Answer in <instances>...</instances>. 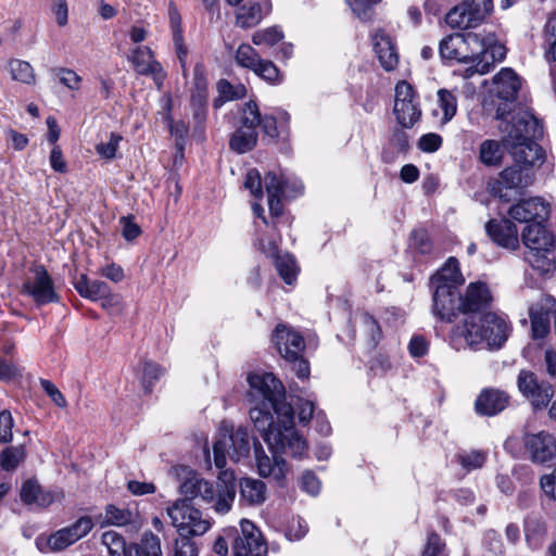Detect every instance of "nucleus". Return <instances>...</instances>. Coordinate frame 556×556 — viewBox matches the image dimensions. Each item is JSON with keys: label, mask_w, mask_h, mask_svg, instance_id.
Listing matches in <instances>:
<instances>
[{"label": "nucleus", "mask_w": 556, "mask_h": 556, "mask_svg": "<svg viewBox=\"0 0 556 556\" xmlns=\"http://www.w3.org/2000/svg\"><path fill=\"white\" fill-rule=\"evenodd\" d=\"M128 556H163L159 535L146 531L140 541L131 547Z\"/></svg>", "instance_id": "34"}, {"label": "nucleus", "mask_w": 556, "mask_h": 556, "mask_svg": "<svg viewBox=\"0 0 556 556\" xmlns=\"http://www.w3.org/2000/svg\"><path fill=\"white\" fill-rule=\"evenodd\" d=\"M217 89L220 97H223L227 101L240 98L244 96L245 92V89L242 85L236 88L226 79H220L218 81Z\"/></svg>", "instance_id": "62"}, {"label": "nucleus", "mask_w": 556, "mask_h": 556, "mask_svg": "<svg viewBox=\"0 0 556 556\" xmlns=\"http://www.w3.org/2000/svg\"><path fill=\"white\" fill-rule=\"evenodd\" d=\"M374 52L386 72L394 71L399 65V53L391 36L384 29H377L371 34Z\"/></svg>", "instance_id": "19"}, {"label": "nucleus", "mask_w": 556, "mask_h": 556, "mask_svg": "<svg viewBox=\"0 0 556 556\" xmlns=\"http://www.w3.org/2000/svg\"><path fill=\"white\" fill-rule=\"evenodd\" d=\"M509 327L497 314H469L452 327L448 343L456 351L497 350L506 342Z\"/></svg>", "instance_id": "2"}, {"label": "nucleus", "mask_w": 556, "mask_h": 556, "mask_svg": "<svg viewBox=\"0 0 556 556\" xmlns=\"http://www.w3.org/2000/svg\"><path fill=\"white\" fill-rule=\"evenodd\" d=\"M121 140H122V136H119L115 132H112L110 136V140L105 143H99L96 147V150H97L98 154H100L102 157L111 160V159L115 157V154H116V151H117Z\"/></svg>", "instance_id": "59"}, {"label": "nucleus", "mask_w": 556, "mask_h": 556, "mask_svg": "<svg viewBox=\"0 0 556 556\" xmlns=\"http://www.w3.org/2000/svg\"><path fill=\"white\" fill-rule=\"evenodd\" d=\"M554 247H549L547 251L530 250L526 251L525 260L540 274H547L555 269V261L553 254Z\"/></svg>", "instance_id": "33"}, {"label": "nucleus", "mask_w": 556, "mask_h": 556, "mask_svg": "<svg viewBox=\"0 0 556 556\" xmlns=\"http://www.w3.org/2000/svg\"><path fill=\"white\" fill-rule=\"evenodd\" d=\"M170 556H199V547L190 536H178Z\"/></svg>", "instance_id": "52"}, {"label": "nucleus", "mask_w": 556, "mask_h": 556, "mask_svg": "<svg viewBox=\"0 0 556 556\" xmlns=\"http://www.w3.org/2000/svg\"><path fill=\"white\" fill-rule=\"evenodd\" d=\"M509 404V395L502 390L488 388L478 395L475 408L479 415L495 416L503 412Z\"/></svg>", "instance_id": "25"}, {"label": "nucleus", "mask_w": 556, "mask_h": 556, "mask_svg": "<svg viewBox=\"0 0 556 556\" xmlns=\"http://www.w3.org/2000/svg\"><path fill=\"white\" fill-rule=\"evenodd\" d=\"M556 313V301L552 296H542L529 307L531 333L533 339L545 338L551 329V318Z\"/></svg>", "instance_id": "16"}, {"label": "nucleus", "mask_w": 556, "mask_h": 556, "mask_svg": "<svg viewBox=\"0 0 556 556\" xmlns=\"http://www.w3.org/2000/svg\"><path fill=\"white\" fill-rule=\"evenodd\" d=\"M275 267L279 276L288 285H292L296 280L299 268L295 260L289 253L276 255Z\"/></svg>", "instance_id": "43"}, {"label": "nucleus", "mask_w": 556, "mask_h": 556, "mask_svg": "<svg viewBox=\"0 0 556 556\" xmlns=\"http://www.w3.org/2000/svg\"><path fill=\"white\" fill-rule=\"evenodd\" d=\"M22 293L31 298L38 306L60 301L54 282L43 265H34L28 269Z\"/></svg>", "instance_id": "7"}, {"label": "nucleus", "mask_w": 556, "mask_h": 556, "mask_svg": "<svg viewBox=\"0 0 556 556\" xmlns=\"http://www.w3.org/2000/svg\"><path fill=\"white\" fill-rule=\"evenodd\" d=\"M458 463L467 470L481 468L485 462V455L478 451H472L457 456Z\"/></svg>", "instance_id": "56"}, {"label": "nucleus", "mask_w": 556, "mask_h": 556, "mask_svg": "<svg viewBox=\"0 0 556 556\" xmlns=\"http://www.w3.org/2000/svg\"><path fill=\"white\" fill-rule=\"evenodd\" d=\"M485 230L498 247L510 251L519 248L518 229L509 219H492L485 225Z\"/></svg>", "instance_id": "21"}, {"label": "nucleus", "mask_w": 556, "mask_h": 556, "mask_svg": "<svg viewBox=\"0 0 556 556\" xmlns=\"http://www.w3.org/2000/svg\"><path fill=\"white\" fill-rule=\"evenodd\" d=\"M479 35L481 41L480 54L482 59L475 65V72L483 75L491 71L493 63L501 62L506 56V48L497 42L494 34H488L483 37Z\"/></svg>", "instance_id": "22"}, {"label": "nucleus", "mask_w": 556, "mask_h": 556, "mask_svg": "<svg viewBox=\"0 0 556 556\" xmlns=\"http://www.w3.org/2000/svg\"><path fill=\"white\" fill-rule=\"evenodd\" d=\"M129 61L139 75L152 76L156 81L162 80L165 76L161 63L155 60L152 50L147 46L135 48Z\"/></svg>", "instance_id": "23"}, {"label": "nucleus", "mask_w": 556, "mask_h": 556, "mask_svg": "<svg viewBox=\"0 0 556 556\" xmlns=\"http://www.w3.org/2000/svg\"><path fill=\"white\" fill-rule=\"evenodd\" d=\"M190 105L195 128L203 132L207 113V97L191 94Z\"/></svg>", "instance_id": "46"}, {"label": "nucleus", "mask_w": 556, "mask_h": 556, "mask_svg": "<svg viewBox=\"0 0 556 556\" xmlns=\"http://www.w3.org/2000/svg\"><path fill=\"white\" fill-rule=\"evenodd\" d=\"M141 383L146 392H150L154 382L163 375V369L155 363L144 361L140 364Z\"/></svg>", "instance_id": "48"}, {"label": "nucleus", "mask_w": 556, "mask_h": 556, "mask_svg": "<svg viewBox=\"0 0 556 556\" xmlns=\"http://www.w3.org/2000/svg\"><path fill=\"white\" fill-rule=\"evenodd\" d=\"M253 446L258 475L262 478H271L279 484H282L288 472L286 460L279 454L274 453H271L273 456L269 457L265 453L262 444L256 440L253 442Z\"/></svg>", "instance_id": "18"}, {"label": "nucleus", "mask_w": 556, "mask_h": 556, "mask_svg": "<svg viewBox=\"0 0 556 556\" xmlns=\"http://www.w3.org/2000/svg\"><path fill=\"white\" fill-rule=\"evenodd\" d=\"M14 426L13 416L10 410L0 412V442L10 443L13 439L12 428Z\"/></svg>", "instance_id": "57"}, {"label": "nucleus", "mask_w": 556, "mask_h": 556, "mask_svg": "<svg viewBox=\"0 0 556 556\" xmlns=\"http://www.w3.org/2000/svg\"><path fill=\"white\" fill-rule=\"evenodd\" d=\"M134 521V514L127 508H121L113 504L105 506L104 516L99 521L101 528L106 526L124 527Z\"/></svg>", "instance_id": "37"}, {"label": "nucleus", "mask_w": 556, "mask_h": 556, "mask_svg": "<svg viewBox=\"0 0 556 556\" xmlns=\"http://www.w3.org/2000/svg\"><path fill=\"white\" fill-rule=\"evenodd\" d=\"M532 181L533 176L528 168H522L515 163L498 174V177L491 185V192L508 202L510 201V191L521 190L530 186Z\"/></svg>", "instance_id": "11"}, {"label": "nucleus", "mask_w": 556, "mask_h": 556, "mask_svg": "<svg viewBox=\"0 0 556 556\" xmlns=\"http://www.w3.org/2000/svg\"><path fill=\"white\" fill-rule=\"evenodd\" d=\"M40 386L58 407H66L67 402L64 395L53 382L47 379H40Z\"/></svg>", "instance_id": "63"}, {"label": "nucleus", "mask_w": 556, "mask_h": 556, "mask_svg": "<svg viewBox=\"0 0 556 556\" xmlns=\"http://www.w3.org/2000/svg\"><path fill=\"white\" fill-rule=\"evenodd\" d=\"M283 38L282 31L278 27H268L257 30L252 36V42L255 46L273 47Z\"/></svg>", "instance_id": "49"}, {"label": "nucleus", "mask_w": 556, "mask_h": 556, "mask_svg": "<svg viewBox=\"0 0 556 556\" xmlns=\"http://www.w3.org/2000/svg\"><path fill=\"white\" fill-rule=\"evenodd\" d=\"M248 381L254 402L250 417L270 452L303 457L307 444L293 427L294 412L286 401L282 383L270 372L249 375Z\"/></svg>", "instance_id": "1"}, {"label": "nucleus", "mask_w": 556, "mask_h": 556, "mask_svg": "<svg viewBox=\"0 0 556 556\" xmlns=\"http://www.w3.org/2000/svg\"><path fill=\"white\" fill-rule=\"evenodd\" d=\"M523 447L529 459L534 464H544L556 456V440L547 431L525 433Z\"/></svg>", "instance_id": "14"}, {"label": "nucleus", "mask_w": 556, "mask_h": 556, "mask_svg": "<svg viewBox=\"0 0 556 556\" xmlns=\"http://www.w3.org/2000/svg\"><path fill=\"white\" fill-rule=\"evenodd\" d=\"M94 523L90 516L78 518L73 525L65 527L74 543L85 538L93 528Z\"/></svg>", "instance_id": "51"}, {"label": "nucleus", "mask_w": 556, "mask_h": 556, "mask_svg": "<svg viewBox=\"0 0 556 556\" xmlns=\"http://www.w3.org/2000/svg\"><path fill=\"white\" fill-rule=\"evenodd\" d=\"M101 541L108 547L110 556H128L131 547L136 544L127 546L124 536L114 530L105 531Z\"/></svg>", "instance_id": "40"}, {"label": "nucleus", "mask_w": 556, "mask_h": 556, "mask_svg": "<svg viewBox=\"0 0 556 556\" xmlns=\"http://www.w3.org/2000/svg\"><path fill=\"white\" fill-rule=\"evenodd\" d=\"M244 187L250 190L251 194L257 199L262 198V178L256 169L248 170L244 179Z\"/></svg>", "instance_id": "61"}, {"label": "nucleus", "mask_w": 556, "mask_h": 556, "mask_svg": "<svg viewBox=\"0 0 556 556\" xmlns=\"http://www.w3.org/2000/svg\"><path fill=\"white\" fill-rule=\"evenodd\" d=\"M181 470L186 473V478L179 485V492L185 502L201 498L204 503L212 504L218 514H227L231 509L237 491L233 472H220L217 484L214 486L188 467H181Z\"/></svg>", "instance_id": "4"}, {"label": "nucleus", "mask_w": 556, "mask_h": 556, "mask_svg": "<svg viewBox=\"0 0 556 556\" xmlns=\"http://www.w3.org/2000/svg\"><path fill=\"white\" fill-rule=\"evenodd\" d=\"M73 544L74 541L72 540L65 527L53 532L47 539V545L52 552H61Z\"/></svg>", "instance_id": "53"}, {"label": "nucleus", "mask_w": 556, "mask_h": 556, "mask_svg": "<svg viewBox=\"0 0 556 556\" xmlns=\"http://www.w3.org/2000/svg\"><path fill=\"white\" fill-rule=\"evenodd\" d=\"M465 282L460 273L457 258L450 257L445 264L431 277V287L445 286L451 289H457Z\"/></svg>", "instance_id": "27"}, {"label": "nucleus", "mask_w": 556, "mask_h": 556, "mask_svg": "<svg viewBox=\"0 0 556 556\" xmlns=\"http://www.w3.org/2000/svg\"><path fill=\"white\" fill-rule=\"evenodd\" d=\"M421 556H446L445 543L437 532L428 533Z\"/></svg>", "instance_id": "54"}, {"label": "nucleus", "mask_w": 556, "mask_h": 556, "mask_svg": "<svg viewBox=\"0 0 556 556\" xmlns=\"http://www.w3.org/2000/svg\"><path fill=\"white\" fill-rule=\"evenodd\" d=\"M279 354L291 364L292 370L301 379L309 376V364L304 358L305 341L301 333L285 324L276 326L273 337Z\"/></svg>", "instance_id": "6"}, {"label": "nucleus", "mask_w": 556, "mask_h": 556, "mask_svg": "<svg viewBox=\"0 0 556 556\" xmlns=\"http://www.w3.org/2000/svg\"><path fill=\"white\" fill-rule=\"evenodd\" d=\"M492 10V0H463L462 4L456 5L446 14L445 21L453 28H473Z\"/></svg>", "instance_id": "10"}, {"label": "nucleus", "mask_w": 556, "mask_h": 556, "mask_svg": "<svg viewBox=\"0 0 556 556\" xmlns=\"http://www.w3.org/2000/svg\"><path fill=\"white\" fill-rule=\"evenodd\" d=\"M168 18H169V26H170V30H172L175 51H176L177 58L180 62L182 73L185 75L188 50L184 43V35H182V28H181V16H180V13H179L177 7L173 2H170L168 5Z\"/></svg>", "instance_id": "28"}, {"label": "nucleus", "mask_w": 556, "mask_h": 556, "mask_svg": "<svg viewBox=\"0 0 556 556\" xmlns=\"http://www.w3.org/2000/svg\"><path fill=\"white\" fill-rule=\"evenodd\" d=\"M261 113L255 102L249 101L239 110V127L245 130H256L261 125Z\"/></svg>", "instance_id": "42"}, {"label": "nucleus", "mask_w": 556, "mask_h": 556, "mask_svg": "<svg viewBox=\"0 0 556 556\" xmlns=\"http://www.w3.org/2000/svg\"><path fill=\"white\" fill-rule=\"evenodd\" d=\"M507 132L504 144L513 156L514 163L522 168L539 167L544 162V151L535 142L543 136L541 122L528 111L515 114L503 128Z\"/></svg>", "instance_id": "3"}, {"label": "nucleus", "mask_w": 556, "mask_h": 556, "mask_svg": "<svg viewBox=\"0 0 556 556\" xmlns=\"http://www.w3.org/2000/svg\"><path fill=\"white\" fill-rule=\"evenodd\" d=\"M78 294L91 301H99L101 298L109 295L110 286L102 280H90L87 275L83 274L74 283Z\"/></svg>", "instance_id": "31"}, {"label": "nucleus", "mask_w": 556, "mask_h": 556, "mask_svg": "<svg viewBox=\"0 0 556 556\" xmlns=\"http://www.w3.org/2000/svg\"><path fill=\"white\" fill-rule=\"evenodd\" d=\"M518 388L536 409L546 407L553 397L552 386L547 382H539L536 376L531 371L521 370L519 372Z\"/></svg>", "instance_id": "15"}, {"label": "nucleus", "mask_w": 556, "mask_h": 556, "mask_svg": "<svg viewBox=\"0 0 556 556\" xmlns=\"http://www.w3.org/2000/svg\"><path fill=\"white\" fill-rule=\"evenodd\" d=\"M241 501L250 506L261 505L266 500V484L257 479L242 478L239 483Z\"/></svg>", "instance_id": "30"}, {"label": "nucleus", "mask_w": 556, "mask_h": 556, "mask_svg": "<svg viewBox=\"0 0 556 556\" xmlns=\"http://www.w3.org/2000/svg\"><path fill=\"white\" fill-rule=\"evenodd\" d=\"M167 515L179 536L202 535L211 527L210 521L202 517V513L185 501H177L168 507Z\"/></svg>", "instance_id": "8"}, {"label": "nucleus", "mask_w": 556, "mask_h": 556, "mask_svg": "<svg viewBox=\"0 0 556 556\" xmlns=\"http://www.w3.org/2000/svg\"><path fill=\"white\" fill-rule=\"evenodd\" d=\"M235 58L236 62L240 66L247 67L252 71H254V68L262 61V58L260 56L257 51L248 43H242L238 47Z\"/></svg>", "instance_id": "45"}, {"label": "nucleus", "mask_w": 556, "mask_h": 556, "mask_svg": "<svg viewBox=\"0 0 556 556\" xmlns=\"http://www.w3.org/2000/svg\"><path fill=\"white\" fill-rule=\"evenodd\" d=\"M493 298L488 286L483 282H471L462 295L463 315L495 314L491 312Z\"/></svg>", "instance_id": "17"}, {"label": "nucleus", "mask_w": 556, "mask_h": 556, "mask_svg": "<svg viewBox=\"0 0 556 556\" xmlns=\"http://www.w3.org/2000/svg\"><path fill=\"white\" fill-rule=\"evenodd\" d=\"M381 1L382 0H345L353 13L363 21L370 18L372 8Z\"/></svg>", "instance_id": "55"}, {"label": "nucleus", "mask_w": 556, "mask_h": 556, "mask_svg": "<svg viewBox=\"0 0 556 556\" xmlns=\"http://www.w3.org/2000/svg\"><path fill=\"white\" fill-rule=\"evenodd\" d=\"M257 142V130H245L237 128L230 138V149L237 153H247L251 151Z\"/></svg>", "instance_id": "39"}, {"label": "nucleus", "mask_w": 556, "mask_h": 556, "mask_svg": "<svg viewBox=\"0 0 556 556\" xmlns=\"http://www.w3.org/2000/svg\"><path fill=\"white\" fill-rule=\"evenodd\" d=\"M264 184L267 192V197H293L296 193H301L303 187L301 184H296L294 186L293 193L289 192L288 182L280 176L276 175L273 172H269L264 177Z\"/></svg>", "instance_id": "36"}, {"label": "nucleus", "mask_w": 556, "mask_h": 556, "mask_svg": "<svg viewBox=\"0 0 556 556\" xmlns=\"http://www.w3.org/2000/svg\"><path fill=\"white\" fill-rule=\"evenodd\" d=\"M407 348L412 357H424L429 351V341L421 334H415Z\"/></svg>", "instance_id": "60"}, {"label": "nucleus", "mask_w": 556, "mask_h": 556, "mask_svg": "<svg viewBox=\"0 0 556 556\" xmlns=\"http://www.w3.org/2000/svg\"><path fill=\"white\" fill-rule=\"evenodd\" d=\"M442 146V137L434 132H429L420 137L418 148L427 153L435 152Z\"/></svg>", "instance_id": "64"}, {"label": "nucleus", "mask_w": 556, "mask_h": 556, "mask_svg": "<svg viewBox=\"0 0 556 556\" xmlns=\"http://www.w3.org/2000/svg\"><path fill=\"white\" fill-rule=\"evenodd\" d=\"M551 214V205L540 197L520 200L511 205L508 215L518 223L544 224Z\"/></svg>", "instance_id": "13"}, {"label": "nucleus", "mask_w": 556, "mask_h": 556, "mask_svg": "<svg viewBox=\"0 0 556 556\" xmlns=\"http://www.w3.org/2000/svg\"><path fill=\"white\" fill-rule=\"evenodd\" d=\"M503 155V148L496 140H484L479 147V161L485 166H498L502 163Z\"/></svg>", "instance_id": "38"}, {"label": "nucleus", "mask_w": 556, "mask_h": 556, "mask_svg": "<svg viewBox=\"0 0 556 556\" xmlns=\"http://www.w3.org/2000/svg\"><path fill=\"white\" fill-rule=\"evenodd\" d=\"M193 86L192 94H201L207 97V80L205 75V67L203 64L198 63L193 68Z\"/></svg>", "instance_id": "58"}, {"label": "nucleus", "mask_w": 556, "mask_h": 556, "mask_svg": "<svg viewBox=\"0 0 556 556\" xmlns=\"http://www.w3.org/2000/svg\"><path fill=\"white\" fill-rule=\"evenodd\" d=\"M438 105L443 113L442 121L444 123L450 122L457 112L456 98L446 89H440L438 91Z\"/></svg>", "instance_id": "47"}, {"label": "nucleus", "mask_w": 556, "mask_h": 556, "mask_svg": "<svg viewBox=\"0 0 556 556\" xmlns=\"http://www.w3.org/2000/svg\"><path fill=\"white\" fill-rule=\"evenodd\" d=\"M432 302V313L441 321L453 323L459 314L463 315L462 294L457 289L433 288Z\"/></svg>", "instance_id": "12"}, {"label": "nucleus", "mask_w": 556, "mask_h": 556, "mask_svg": "<svg viewBox=\"0 0 556 556\" xmlns=\"http://www.w3.org/2000/svg\"><path fill=\"white\" fill-rule=\"evenodd\" d=\"M520 87V77L510 67L502 68L493 77L492 92L506 102H513L517 99Z\"/></svg>", "instance_id": "24"}, {"label": "nucleus", "mask_w": 556, "mask_h": 556, "mask_svg": "<svg viewBox=\"0 0 556 556\" xmlns=\"http://www.w3.org/2000/svg\"><path fill=\"white\" fill-rule=\"evenodd\" d=\"M477 41L479 35L473 33L450 35L440 41L439 53L444 60L467 62L466 48L470 42Z\"/></svg>", "instance_id": "20"}, {"label": "nucleus", "mask_w": 556, "mask_h": 556, "mask_svg": "<svg viewBox=\"0 0 556 556\" xmlns=\"http://www.w3.org/2000/svg\"><path fill=\"white\" fill-rule=\"evenodd\" d=\"M253 72L270 84H279L282 81V75L279 68L271 61L262 59Z\"/></svg>", "instance_id": "50"}, {"label": "nucleus", "mask_w": 556, "mask_h": 556, "mask_svg": "<svg viewBox=\"0 0 556 556\" xmlns=\"http://www.w3.org/2000/svg\"><path fill=\"white\" fill-rule=\"evenodd\" d=\"M393 112L397 123L404 128H412L421 115L418 99L405 103H394Z\"/></svg>", "instance_id": "32"}, {"label": "nucleus", "mask_w": 556, "mask_h": 556, "mask_svg": "<svg viewBox=\"0 0 556 556\" xmlns=\"http://www.w3.org/2000/svg\"><path fill=\"white\" fill-rule=\"evenodd\" d=\"M8 67L12 79L26 85L35 84L36 76L34 68L28 62L18 59H12L8 62Z\"/></svg>", "instance_id": "44"}, {"label": "nucleus", "mask_w": 556, "mask_h": 556, "mask_svg": "<svg viewBox=\"0 0 556 556\" xmlns=\"http://www.w3.org/2000/svg\"><path fill=\"white\" fill-rule=\"evenodd\" d=\"M21 500L26 504L35 503L45 507L52 503L53 497L50 493L43 492L36 480H27L22 485Z\"/></svg>", "instance_id": "35"}, {"label": "nucleus", "mask_w": 556, "mask_h": 556, "mask_svg": "<svg viewBox=\"0 0 556 556\" xmlns=\"http://www.w3.org/2000/svg\"><path fill=\"white\" fill-rule=\"evenodd\" d=\"M250 439L247 428L237 429L228 421H222L218 437L213 444L215 466L223 469L226 465V455L233 462H239L250 454Z\"/></svg>", "instance_id": "5"}, {"label": "nucleus", "mask_w": 556, "mask_h": 556, "mask_svg": "<svg viewBox=\"0 0 556 556\" xmlns=\"http://www.w3.org/2000/svg\"><path fill=\"white\" fill-rule=\"evenodd\" d=\"M233 535L232 552L235 556H265L267 544L257 527L248 519L240 521V531L227 529L226 535Z\"/></svg>", "instance_id": "9"}, {"label": "nucleus", "mask_w": 556, "mask_h": 556, "mask_svg": "<svg viewBox=\"0 0 556 556\" xmlns=\"http://www.w3.org/2000/svg\"><path fill=\"white\" fill-rule=\"evenodd\" d=\"M521 240L527 251H547L555 243L554 236L545 228L544 224L539 223L527 225L521 233Z\"/></svg>", "instance_id": "26"}, {"label": "nucleus", "mask_w": 556, "mask_h": 556, "mask_svg": "<svg viewBox=\"0 0 556 556\" xmlns=\"http://www.w3.org/2000/svg\"><path fill=\"white\" fill-rule=\"evenodd\" d=\"M25 458L24 445L8 446L0 453V467L4 471H14Z\"/></svg>", "instance_id": "41"}, {"label": "nucleus", "mask_w": 556, "mask_h": 556, "mask_svg": "<svg viewBox=\"0 0 556 556\" xmlns=\"http://www.w3.org/2000/svg\"><path fill=\"white\" fill-rule=\"evenodd\" d=\"M270 10V4L265 2L264 5L257 2H250L240 7L236 14L237 25L242 28H251L256 26Z\"/></svg>", "instance_id": "29"}]
</instances>
